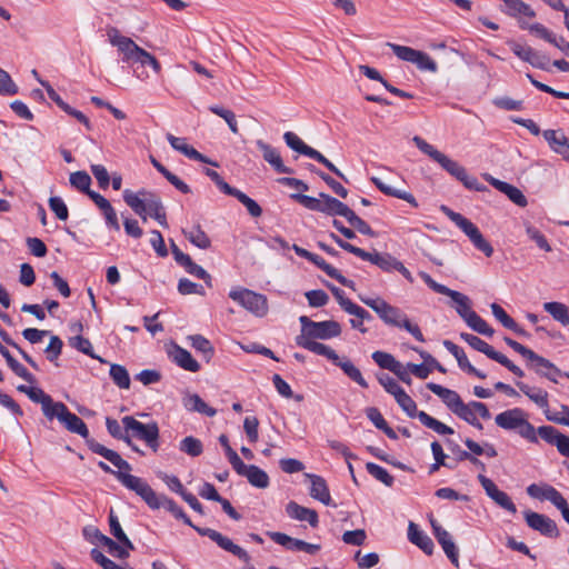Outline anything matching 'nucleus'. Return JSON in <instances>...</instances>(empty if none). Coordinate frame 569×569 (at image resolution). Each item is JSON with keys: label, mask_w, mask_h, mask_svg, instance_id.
Returning a JSON list of instances; mask_svg holds the SVG:
<instances>
[{"label": "nucleus", "mask_w": 569, "mask_h": 569, "mask_svg": "<svg viewBox=\"0 0 569 569\" xmlns=\"http://www.w3.org/2000/svg\"><path fill=\"white\" fill-rule=\"evenodd\" d=\"M110 44L118 49L121 60L129 64L149 66L156 74L161 72V64L154 56L139 47L131 38L122 36L120 31L111 27L107 30Z\"/></svg>", "instance_id": "f257e3e1"}, {"label": "nucleus", "mask_w": 569, "mask_h": 569, "mask_svg": "<svg viewBox=\"0 0 569 569\" xmlns=\"http://www.w3.org/2000/svg\"><path fill=\"white\" fill-rule=\"evenodd\" d=\"M412 141L422 153L427 154L430 159L437 162L446 172L460 181L466 188L477 191L486 189L480 184L476 177L468 173L463 166L437 150L432 144L428 143L421 137L415 136Z\"/></svg>", "instance_id": "f03ea898"}, {"label": "nucleus", "mask_w": 569, "mask_h": 569, "mask_svg": "<svg viewBox=\"0 0 569 569\" xmlns=\"http://www.w3.org/2000/svg\"><path fill=\"white\" fill-rule=\"evenodd\" d=\"M361 302L371 308L379 318L388 326L403 328L418 341L423 342L425 338L420 328L412 323L408 317L397 307L391 306L382 298L359 297Z\"/></svg>", "instance_id": "7ed1b4c3"}, {"label": "nucleus", "mask_w": 569, "mask_h": 569, "mask_svg": "<svg viewBox=\"0 0 569 569\" xmlns=\"http://www.w3.org/2000/svg\"><path fill=\"white\" fill-rule=\"evenodd\" d=\"M123 200L134 213H160L163 210L161 198L147 189L123 191Z\"/></svg>", "instance_id": "20e7f679"}, {"label": "nucleus", "mask_w": 569, "mask_h": 569, "mask_svg": "<svg viewBox=\"0 0 569 569\" xmlns=\"http://www.w3.org/2000/svg\"><path fill=\"white\" fill-rule=\"evenodd\" d=\"M397 403L401 407V409L411 418L418 417L420 422L427 428L432 429L439 435H452L453 429L448 427L447 425L440 422L433 417L429 416L425 411H418L417 405L412 400V398L402 389L399 393L395 396Z\"/></svg>", "instance_id": "39448f33"}, {"label": "nucleus", "mask_w": 569, "mask_h": 569, "mask_svg": "<svg viewBox=\"0 0 569 569\" xmlns=\"http://www.w3.org/2000/svg\"><path fill=\"white\" fill-rule=\"evenodd\" d=\"M291 198L311 211L322 213H355L348 206L326 193H320L319 198L296 193L291 194Z\"/></svg>", "instance_id": "423d86ee"}, {"label": "nucleus", "mask_w": 569, "mask_h": 569, "mask_svg": "<svg viewBox=\"0 0 569 569\" xmlns=\"http://www.w3.org/2000/svg\"><path fill=\"white\" fill-rule=\"evenodd\" d=\"M301 332L299 336H305L311 339H331L341 335V326L335 320L327 321H312L306 316L300 317Z\"/></svg>", "instance_id": "0eeeda50"}, {"label": "nucleus", "mask_w": 569, "mask_h": 569, "mask_svg": "<svg viewBox=\"0 0 569 569\" xmlns=\"http://www.w3.org/2000/svg\"><path fill=\"white\" fill-rule=\"evenodd\" d=\"M229 297L257 317H264L268 313V299L261 293L246 288H236L229 292Z\"/></svg>", "instance_id": "6e6552de"}, {"label": "nucleus", "mask_w": 569, "mask_h": 569, "mask_svg": "<svg viewBox=\"0 0 569 569\" xmlns=\"http://www.w3.org/2000/svg\"><path fill=\"white\" fill-rule=\"evenodd\" d=\"M122 423L128 433L132 432L133 437L143 440L152 451L158 450L159 427L156 422L144 425L131 416H126L122 418Z\"/></svg>", "instance_id": "1a4fd4ad"}, {"label": "nucleus", "mask_w": 569, "mask_h": 569, "mask_svg": "<svg viewBox=\"0 0 569 569\" xmlns=\"http://www.w3.org/2000/svg\"><path fill=\"white\" fill-rule=\"evenodd\" d=\"M421 279L437 293L448 296L456 303V311L466 321L470 313L475 311L471 309L470 299L459 291L449 289L448 287L436 282L428 273L419 272Z\"/></svg>", "instance_id": "9d476101"}, {"label": "nucleus", "mask_w": 569, "mask_h": 569, "mask_svg": "<svg viewBox=\"0 0 569 569\" xmlns=\"http://www.w3.org/2000/svg\"><path fill=\"white\" fill-rule=\"evenodd\" d=\"M53 418H57L68 431L77 433L83 439L89 437L87 425L77 415L70 412L63 402H56V409L50 411V417L48 419L52 420Z\"/></svg>", "instance_id": "9b49d317"}, {"label": "nucleus", "mask_w": 569, "mask_h": 569, "mask_svg": "<svg viewBox=\"0 0 569 569\" xmlns=\"http://www.w3.org/2000/svg\"><path fill=\"white\" fill-rule=\"evenodd\" d=\"M451 220L466 233L472 244L486 257L493 253L492 246L483 238L476 224L468 220L465 216H449Z\"/></svg>", "instance_id": "f8f14e48"}, {"label": "nucleus", "mask_w": 569, "mask_h": 569, "mask_svg": "<svg viewBox=\"0 0 569 569\" xmlns=\"http://www.w3.org/2000/svg\"><path fill=\"white\" fill-rule=\"evenodd\" d=\"M507 44L510 50L522 61L528 62L533 68L549 71V58L529 46H523L515 40H508Z\"/></svg>", "instance_id": "ddd939ff"}, {"label": "nucleus", "mask_w": 569, "mask_h": 569, "mask_svg": "<svg viewBox=\"0 0 569 569\" xmlns=\"http://www.w3.org/2000/svg\"><path fill=\"white\" fill-rule=\"evenodd\" d=\"M200 536H206L214 541L221 549L232 553L244 562H250V556L240 546L233 543L228 537L210 528L194 527Z\"/></svg>", "instance_id": "4468645a"}, {"label": "nucleus", "mask_w": 569, "mask_h": 569, "mask_svg": "<svg viewBox=\"0 0 569 569\" xmlns=\"http://www.w3.org/2000/svg\"><path fill=\"white\" fill-rule=\"evenodd\" d=\"M200 536H206L214 541L221 549L232 553L244 562H250V556L240 546L233 543L228 537L210 528L194 527Z\"/></svg>", "instance_id": "2eb2a0df"}, {"label": "nucleus", "mask_w": 569, "mask_h": 569, "mask_svg": "<svg viewBox=\"0 0 569 569\" xmlns=\"http://www.w3.org/2000/svg\"><path fill=\"white\" fill-rule=\"evenodd\" d=\"M523 517L527 525L541 535L550 538L559 536L557 523L551 518L531 510L523 511Z\"/></svg>", "instance_id": "dca6fc26"}, {"label": "nucleus", "mask_w": 569, "mask_h": 569, "mask_svg": "<svg viewBox=\"0 0 569 569\" xmlns=\"http://www.w3.org/2000/svg\"><path fill=\"white\" fill-rule=\"evenodd\" d=\"M269 537L276 543L283 546L288 550L303 551L309 555H316L320 550V545L309 543L300 539L291 538L282 532H269Z\"/></svg>", "instance_id": "f3484780"}, {"label": "nucleus", "mask_w": 569, "mask_h": 569, "mask_svg": "<svg viewBox=\"0 0 569 569\" xmlns=\"http://www.w3.org/2000/svg\"><path fill=\"white\" fill-rule=\"evenodd\" d=\"M529 367L539 376L549 379L550 381L557 383L558 380L556 376L562 375L561 370L556 367L548 359L537 355L535 352V358L528 357Z\"/></svg>", "instance_id": "a211bd4d"}, {"label": "nucleus", "mask_w": 569, "mask_h": 569, "mask_svg": "<svg viewBox=\"0 0 569 569\" xmlns=\"http://www.w3.org/2000/svg\"><path fill=\"white\" fill-rule=\"evenodd\" d=\"M241 467H236L234 471L242 477H246L250 485L257 488H267L269 486V476L262 469L254 465H246L240 462Z\"/></svg>", "instance_id": "6ab92c4d"}, {"label": "nucleus", "mask_w": 569, "mask_h": 569, "mask_svg": "<svg viewBox=\"0 0 569 569\" xmlns=\"http://www.w3.org/2000/svg\"><path fill=\"white\" fill-rule=\"evenodd\" d=\"M86 442H87L88 447L90 448V450H92L97 455L102 456L104 459L110 461L119 470H126V471L131 470V466L124 459H122L121 456L117 451L108 449L107 447L94 441L90 437H88L86 439Z\"/></svg>", "instance_id": "aec40b11"}, {"label": "nucleus", "mask_w": 569, "mask_h": 569, "mask_svg": "<svg viewBox=\"0 0 569 569\" xmlns=\"http://www.w3.org/2000/svg\"><path fill=\"white\" fill-rule=\"evenodd\" d=\"M258 149L262 152L264 161H267L278 173H292L293 170L283 164L282 158L278 150L263 140H257Z\"/></svg>", "instance_id": "412c9836"}, {"label": "nucleus", "mask_w": 569, "mask_h": 569, "mask_svg": "<svg viewBox=\"0 0 569 569\" xmlns=\"http://www.w3.org/2000/svg\"><path fill=\"white\" fill-rule=\"evenodd\" d=\"M486 179L492 187H495L497 190L506 194L508 199L516 203L517 206L521 208L527 206V198L525 197L522 191L517 187L505 181L498 180L489 174H486Z\"/></svg>", "instance_id": "4be33fe9"}, {"label": "nucleus", "mask_w": 569, "mask_h": 569, "mask_svg": "<svg viewBox=\"0 0 569 569\" xmlns=\"http://www.w3.org/2000/svg\"><path fill=\"white\" fill-rule=\"evenodd\" d=\"M526 417L527 413L522 409L513 408L497 415L495 421L502 429L518 430Z\"/></svg>", "instance_id": "5701e85b"}, {"label": "nucleus", "mask_w": 569, "mask_h": 569, "mask_svg": "<svg viewBox=\"0 0 569 569\" xmlns=\"http://www.w3.org/2000/svg\"><path fill=\"white\" fill-rule=\"evenodd\" d=\"M296 343L316 355L323 356L330 361H337V352L327 345L316 341V339L307 338L305 336H297Z\"/></svg>", "instance_id": "b1692460"}, {"label": "nucleus", "mask_w": 569, "mask_h": 569, "mask_svg": "<svg viewBox=\"0 0 569 569\" xmlns=\"http://www.w3.org/2000/svg\"><path fill=\"white\" fill-rule=\"evenodd\" d=\"M305 477L309 479L311 483L310 496L326 506L331 505V496L326 480L313 473H305Z\"/></svg>", "instance_id": "393cba45"}, {"label": "nucleus", "mask_w": 569, "mask_h": 569, "mask_svg": "<svg viewBox=\"0 0 569 569\" xmlns=\"http://www.w3.org/2000/svg\"><path fill=\"white\" fill-rule=\"evenodd\" d=\"M445 348L457 359L459 367L466 370L468 373L473 375L480 379H485L487 376L482 371L476 369L468 360L465 351L450 340L443 341Z\"/></svg>", "instance_id": "a878e982"}, {"label": "nucleus", "mask_w": 569, "mask_h": 569, "mask_svg": "<svg viewBox=\"0 0 569 569\" xmlns=\"http://www.w3.org/2000/svg\"><path fill=\"white\" fill-rule=\"evenodd\" d=\"M543 137L555 152L562 156L563 159L569 160V138H567L562 131L546 130Z\"/></svg>", "instance_id": "bb28decb"}, {"label": "nucleus", "mask_w": 569, "mask_h": 569, "mask_svg": "<svg viewBox=\"0 0 569 569\" xmlns=\"http://www.w3.org/2000/svg\"><path fill=\"white\" fill-rule=\"evenodd\" d=\"M169 356L180 368L187 371L197 372L200 370L199 362L193 359L188 350L178 345H173L172 349L169 351Z\"/></svg>", "instance_id": "cd10ccee"}, {"label": "nucleus", "mask_w": 569, "mask_h": 569, "mask_svg": "<svg viewBox=\"0 0 569 569\" xmlns=\"http://www.w3.org/2000/svg\"><path fill=\"white\" fill-rule=\"evenodd\" d=\"M286 512L292 519L300 520V521L306 520L309 522V525L312 528L318 527V523H319L318 513L313 509H309V508L298 505L295 501H290L286 506Z\"/></svg>", "instance_id": "c85d7f7f"}, {"label": "nucleus", "mask_w": 569, "mask_h": 569, "mask_svg": "<svg viewBox=\"0 0 569 569\" xmlns=\"http://www.w3.org/2000/svg\"><path fill=\"white\" fill-rule=\"evenodd\" d=\"M516 386L533 403H536L543 411H547V408L549 407V395L546 390L538 387H531L522 381H517Z\"/></svg>", "instance_id": "c756f323"}, {"label": "nucleus", "mask_w": 569, "mask_h": 569, "mask_svg": "<svg viewBox=\"0 0 569 569\" xmlns=\"http://www.w3.org/2000/svg\"><path fill=\"white\" fill-rule=\"evenodd\" d=\"M408 538L411 543L419 547L425 553H427L428 556L432 555L435 548L433 541L428 535L421 531L418 528V526L413 522L409 523Z\"/></svg>", "instance_id": "7c9ffc66"}, {"label": "nucleus", "mask_w": 569, "mask_h": 569, "mask_svg": "<svg viewBox=\"0 0 569 569\" xmlns=\"http://www.w3.org/2000/svg\"><path fill=\"white\" fill-rule=\"evenodd\" d=\"M427 388L431 392L437 395L439 398H441V400L446 403L448 409L451 410L452 412L456 410V408L462 401L460 396L456 391H453L451 389H448V388H445V387H442L440 385H437L435 382L427 383Z\"/></svg>", "instance_id": "2f4dec72"}, {"label": "nucleus", "mask_w": 569, "mask_h": 569, "mask_svg": "<svg viewBox=\"0 0 569 569\" xmlns=\"http://www.w3.org/2000/svg\"><path fill=\"white\" fill-rule=\"evenodd\" d=\"M527 493L535 499L548 500L553 506L562 496L556 488L550 485L536 483L528 486Z\"/></svg>", "instance_id": "473e14b6"}, {"label": "nucleus", "mask_w": 569, "mask_h": 569, "mask_svg": "<svg viewBox=\"0 0 569 569\" xmlns=\"http://www.w3.org/2000/svg\"><path fill=\"white\" fill-rule=\"evenodd\" d=\"M335 298L338 300L340 307L349 315H352L357 318H369V312L358 305L353 303L350 299L345 297V293L341 289L330 286L329 287Z\"/></svg>", "instance_id": "72a5a7b5"}, {"label": "nucleus", "mask_w": 569, "mask_h": 569, "mask_svg": "<svg viewBox=\"0 0 569 569\" xmlns=\"http://www.w3.org/2000/svg\"><path fill=\"white\" fill-rule=\"evenodd\" d=\"M381 270L386 272H391L393 270L400 272L408 281L413 282V278L410 271L403 266L401 261L396 259L389 253H381L378 266Z\"/></svg>", "instance_id": "f704fd0d"}, {"label": "nucleus", "mask_w": 569, "mask_h": 569, "mask_svg": "<svg viewBox=\"0 0 569 569\" xmlns=\"http://www.w3.org/2000/svg\"><path fill=\"white\" fill-rule=\"evenodd\" d=\"M460 338L465 342H467L471 348L485 353L488 358L495 361L500 355V352L496 351L489 343H487L486 341H483L482 339L475 335L462 332L460 333Z\"/></svg>", "instance_id": "c9c22d12"}, {"label": "nucleus", "mask_w": 569, "mask_h": 569, "mask_svg": "<svg viewBox=\"0 0 569 569\" xmlns=\"http://www.w3.org/2000/svg\"><path fill=\"white\" fill-rule=\"evenodd\" d=\"M183 406L189 411H196L208 417L216 416V409L209 407L197 393L187 395L183 398Z\"/></svg>", "instance_id": "e433bc0d"}, {"label": "nucleus", "mask_w": 569, "mask_h": 569, "mask_svg": "<svg viewBox=\"0 0 569 569\" xmlns=\"http://www.w3.org/2000/svg\"><path fill=\"white\" fill-rule=\"evenodd\" d=\"M522 29H528L530 32L535 33L537 37L546 40L547 42L553 44L555 47L559 48L561 51L567 52L569 50V44L561 46L558 41L556 36L547 29L543 24L536 22L530 26H520Z\"/></svg>", "instance_id": "4c0bfd02"}, {"label": "nucleus", "mask_w": 569, "mask_h": 569, "mask_svg": "<svg viewBox=\"0 0 569 569\" xmlns=\"http://www.w3.org/2000/svg\"><path fill=\"white\" fill-rule=\"evenodd\" d=\"M0 355L6 359L9 368L20 378L33 383L34 377L9 352V350L0 343Z\"/></svg>", "instance_id": "58836bf2"}, {"label": "nucleus", "mask_w": 569, "mask_h": 569, "mask_svg": "<svg viewBox=\"0 0 569 569\" xmlns=\"http://www.w3.org/2000/svg\"><path fill=\"white\" fill-rule=\"evenodd\" d=\"M336 366L341 368L346 376H348L351 380L357 382L360 387L367 388L368 383L362 377L360 370L347 358H340L338 356V360L333 361Z\"/></svg>", "instance_id": "ea45409f"}, {"label": "nucleus", "mask_w": 569, "mask_h": 569, "mask_svg": "<svg viewBox=\"0 0 569 569\" xmlns=\"http://www.w3.org/2000/svg\"><path fill=\"white\" fill-rule=\"evenodd\" d=\"M94 531V538L100 542L102 546L108 548V551L120 559H124L129 557L128 548L123 547L122 545L117 543L111 538L107 537L106 535L101 533L98 529H92Z\"/></svg>", "instance_id": "a19ab883"}, {"label": "nucleus", "mask_w": 569, "mask_h": 569, "mask_svg": "<svg viewBox=\"0 0 569 569\" xmlns=\"http://www.w3.org/2000/svg\"><path fill=\"white\" fill-rule=\"evenodd\" d=\"M543 309L562 326L569 325V308L562 302H545Z\"/></svg>", "instance_id": "79ce46f5"}, {"label": "nucleus", "mask_w": 569, "mask_h": 569, "mask_svg": "<svg viewBox=\"0 0 569 569\" xmlns=\"http://www.w3.org/2000/svg\"><path fill=\"white\" fill-rule=\"evenodd\" d=\"M28 397L33 401L41 403L43 415L49 418L50 411H53L56 409V402L52 400V398L47 395L42 389L34 388L30 389V392H28Z\"/></svg>", "instance_id": "37998d69"}, {"label": "nucleus", "mask_w": 569, "mask_h": 569, "mask_svg": "<svg viewBox=\"0 0 569 569\" xmlns=\"http://www.w3.org/2000/svg\"><path fill=\"white\" fill-rule=\"evenodd\" d=\"M506 10L505 12L510 17H518L520 14L533 18L536 12L531 9V7L525 3L522 0H502Z\"/></svg>", "instance_id": "c03bdc74"}, {"label": "nucleus", "mask_w": 569, "mask_h": 569, "mask_svg": "<svg viewBox=\"0 0 569 569\" xmlns=\"http://www.w3.org/2000/svg\"><path fill=\"white\" fill-rule=\"evenodd\" d=\"M372 182L376 184V187L381 191L383 192L385 194H388V196H393V197H397L399 199H403L406 201H408L409 203L412 204L413 208H418V203L415 199V197L409 193V192H401L388 184H386L381 179L379 178H371Z\"/></svg>", "instance_id": "a18cd8bd"}, {"label": "nucleus", "mask_w": 569, "mask_h": 569, "mask_svg": "<svg viewBox=\"0 0 569 569\" xmlns=\"http://www.w3.org/2000/svg\"><path fill=\"white\" fill-rule=\"evenodd\" d=\"M109 526H110V532L123 547H127L130 550L134 549L132 542L130 541V539L127 537V535L122 530L119 519L112 509L110 510V513H109Z\"/></svg>", "instance_id": "49530a36"}, {"label": "nucleus", "mask_w": 569, "mask_h": 569, "mask_svg": "<svg viewBox=\"0 0 569 569\" xmlns=\"http://www.w3.org/2000/svg\"><path fill=\"white\" fill-rule=\"evenodd\" d=\"M166 138H167L168 142L170 143V146L174 150L181 152L182 154H184L189 159L190 158H199L200 157V152L197 151L192 146H189L187 143V139L186 138H179V137L173 136L172 133H167Z\"/></svg>", "instance_id": "de8ad7c7"}, {"label": "nucleus", "mask_w": 569, "mask_h": 569, "mask_svg": "<svg viewBox=\"0 0 569 569\" xmlns=\"http://www.w3.org/2000/svg\"><path fill=\"white\" fill-rule=\"evenodd\" d=\"M123 471L124 470H119L116 472L117 479L124 487L139 495V492H141L148 483L143 479Z\"/></svg>", "instance_id": "09e8293b"}, {"label": "nucleus", "mask_w": 569, "mask_h": 569, "mask_svg": "<svg viewBox=\"0 0 569 569\" xmlns=\"http://www.w3.org/2000/svg\"><path fill=\"white\" fill-rule=\"evenodd\" d=\"M188 340L190 341L191 347L202 353L207 361L212 358L214 349L207 338L201 335H192L188 337Z\"/></svg>", "instance_id": "8fccbe9b"}, {"label": "nucleus", "mask_w": 569, "mask_h": 569, "mask_svg": "<svg viewBox=\"0 0 569 569\" xmlns=\"http://www.w3.org/2000/svg\"><path fill=\"white\" fill-rule=\"evenodd\" d=\"M159 508H163L170 511L177 519L182 520L186 525L192 527L194 529V525L191 522L190 518L183 512V510L171 499L166 496H162Z\"/></svg>", "instance_id": "3c124183"}, {"label": "nucleus", "mask_w": 569, "mask_h": 569, "mask_svg": "<svg viewBox=\"0 0 569 569\" xmlns=\"http://www.w3.org/2000/svg\"><path fill=\"white\" fill-rule=\"evenodd\" d=\"M179 449L190 457H199L203 451V446L198 438L188 436L180 441Z\"/></svg>", "instance_id": "603ef678"}, {"label": "nucleus", "mask_w": 569, "mask_h": 569, "mask_svg": "<svg viewBox=\"0 0 569 569\" xmlns=\"http://www.w3.org/2000/svg\"><path fill=\"white\" fill-rule=\"evenodd\" d=\"M188 240L200 249H207L210 246V240L207 234L200 230L199 227H191L183 230Z\"/></svg>", "instance_id": "864d4df0"}, {"label": "nucleus", "mask_w": 569, "mask_h": 569, "mask_svg": "<svg viewBox=\"0 0 569 569\" xmlns=\"http://www.w3.org/2000/svg\"><path fill=\"white\" fill-rule=\"evenodd\" d=\"M110 377L113 382L121 389L130 388V377L128 370L120 365H111Z\"/></svg>", "instance_id": "5fc2aeb1"}, {"label": "nucleus", "mask_w": 569, "mask_h": 569, "mask_svg": "<svg viewBox=\"0 0 569 569\" xmlns=\"http://www.w3.org/2000/svg\"><path fill=\"white\" fill-rule=\"evenodd\" d=\"M106 426H107V429H108V432L116 439H119V440H123L124 442H127L129 446L132 447L133 450L136 451H139L138 448L133 447L132 443H131V439H130V436L128 435V432L124 430H122L120 423L116 420V419H112V418H107L106 419Z\"/></svg>", "instance_id": "6e6d98bb"}, {"label": "nucleus", "mask_w": 569, "mask_h": 569, "mask_svg": "<svg viewBox=\"0 0 569 569\" xmlns=\"http://www.w3.org/2000/svg\"><path fill=\"white\" fill-rule=\"evenodd\" d=\"M467 325L480 335L492 337L493 329L476 312L470 313L466 320Z\"/></svg>", "instance_id": "4d7b16f0"}, {"label": "nucleus", "mask_w": 569, "mask_h": 569, "mask_svg": "<svg viewBox=\"0 0 569 569\" xmlns=\"http://www.w3.org/2000/svg\"><path fill=\"white\" fill-rule=\"evenodd\" d=\"M209 111L212 112L213 114H217L218 117L222 118L227 122L229 129L233 133H238L239 129H238L236 114L233 111L222 108L220 106H210Z\"/></svg>", "instance_id": "13d9d810"}, {"label": "nucleus", "mask_w": 569, "mask_h": 569, "mask_svg": "<svg viewBox=\"0 0 569 569\" xmlns=\"http://www.w3.org/2000/svg\"><path fill=\"white\" fill-rule=\"evenodd\" d=\"M226 194L237 198L248 209L249 213H261L260 206L242 191L230 186V191H227Z\"/></svg>", "instance_id": "bf43d9fd"}, {"label": "nucleus", "mask_w": 569, "mask_h": 569, "mask_svg": "<svg viewBox=\"0 0 569 569\" xmlns=\"http://www.w3.org/2000/svg\"><path fill=\"white\" fill-rule=\"evenodd\" d=\"M70 184L87 193L90 191L91 178L86 171H76L70 174Z\"/></svg>", "instance_id": "052dcab7"}, {"label": "nucleus", "mask_w": 569, "mask_h": 569, "mask_svg": "<svg viewBox=\"0 0 569 569\" xmlns=\"http://www.w3.org/2000/svg\"><path fill=\"white\" fill-rule=\"evenodd\" d=\"M367 471L375 477L377 480L381 481L383 485L391 487L393 483V477L382 467L368 462L366 465Z\"/></svg>", "instance_id": "680f3d73"}, {"label": "nucleus", "mask_w": 569, "mask_h": 569, "mask_svg": "<svg viewBox=\"0 0 569 569\" xmlns=\"http://www.w3.org/2000/svg\"><path fill=\"white\" fill-rule=\"evenodd\" d=\"M70 343L73 348H76L77 350H79L80 352L91 357L92 359H97L99 360L100 362H104L103 359H101L100 357L96 356L93 353V350H92V345L91 342L89 341V339L82 337V336H77V337H73L71 338L70 340Z\"/></svg>", "instance_id": "e2e57ef3"}, {"label": "nucleus", "mask_w": 569, "mask_h": 569, "mask_svg": "<svg viewBox=\"0 0 569 569\" xmlns=\"http://www.w3.org/2000/svg\"><path fill=\"white\" fill-rule=\"evenodd\" d=\"M372 359L380 368L388 369L391 372L395 368L399 367V361H397L392 355L383 351H375Z\"/></svg>", "instance_id": "0e129e2a"}, {"label": "nucleus", "mask_w": 569, "mask_h": 569, "mask_svg": "<svg viewBox=\"0 0 569 569\" xmlns=\"http://www.w3.org/2000/svg\"><path fill=\"white\" fill-rule=\"evenodd\" d=\"M283 139L289 148L292 150L306 154L307 150H309L310 146L306 144L296 133L291 131H287L283 134Z\"/></svg>", "instance_id": "69168bd1"}, {"label": "nucleus", "mask_w": 569, "mask_h": 569, "mask_svg": "<svg viewBox=\"0 0 569 569\" xmlns=\"http://www.w3.org/2000/svg\"><path fill=\"white\" fill-rule=\"evenodd\" d=\"M490 308H491V312L495 316V318L499 322H501V325L505 328H507V329L516 328V321L503 310V308L500 305L493 302V303H491Z\"/></svg>", "instance_id": "338daca9"}, {"label": "nucleus", "mask_w": 569, "mask_h": 569, "mask_svg": "<svg viewBox=\"0 0 569 569\" xmlns=\"http://www.w3.org/2000/svg\"><path fill=\"white\" fill-rule=\"evenodd\" d=\"M526 232L528 237L536 242L539 249L546 252H550L552 250L546 237L537 228L527 226Z\"/></svg>", "instance_id": "774afa93"}]
</instances>
